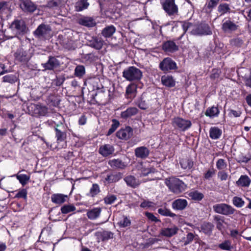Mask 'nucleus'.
Returning a JSON list of instances; mask_svg holds the SVG:
<instances>
[{
	"label": "nucleus",
	"mask_w": 251,
	"mask_h": 251,
	"mask_svg": "<svg viewBox=\"0 0 251 251\" xmlns=\"http://www.w3.org/2000/svg\"><path fill=\"white\" fill-rule=\"evenodd\" d=\"M180 165L183 169L190 170L194 166V162L190 157L183 158L180 160Z\"/></svg>",
	"instance_id": "58836bf2"
},
{
	"label": "nucleus",
	"mask_w": 251,
	"mask_h": 251,
	"mask_svg": "<svg viewBox=\"0 0 251 251\" xmlns=\"http://www.w3.org/2000/svg\"><path fill=\"white\" fill-rule=\"evenodd\" d=\"M34 36L44 40L50 39L51 36V28L49 25L42 23L33 32Z\"/></svg>",
	"instance_id": "0eeeda50"
},
{
	"label": "nucleus",
	"mask_w": 251,
	"mask_h": 251,
	"mask_svg": "<svg viewBox=\"0 0 251 251\" xmlns=\"http://www.w3.org/2000/svg\"><path fill=\"white\" fill-rule=\"evenodd\" d=\"M165 183L171 192L176 195L180 194L187 188L186 184L182 180L176 177L166 178Z\"/></svg>",
	"instance_id": "f257e3e1"
},
{
	"label": "nucleus",
	"mask_w": 251,
	"mask_h": 251,
	"mask_svg": "<svg viewBox=\"0 0 251 251\" xmlns=\"http://www.w3.org/2000/svg\"><path fill=\"white\" fill-rule=\"evenodd\" d=\"M85 73V69L83 66H77L75 70V74L76 76H82Z\"/></svg>",
	"instance_id": "0e129e2a"
},
{
	"label": "nucleus",
	"mask_w": 251,
	"mask_h": 251,
	"mask_svg": "<svg viewBox=\"0 0 251 251\" xmlns=\"http://www.w3.org/2000/svg\"><path fill=\"white\" fill-rule=\"evenodd\" d=\"M243 79L245 86L251 88V69L250 70V72L248 74H246L243 76Z\"/></svg>",
	"instance_id": "338daca9"
},
{
	"label": "nucleus",
	"mask_w": 251,
	"mask_h": 251,
	"mask_svg": "<svg viewBox=\"0 0 251 251\" xmlns=\"http://www.w3.org/2000/svg\"><path fill=\"white\" fill-rule=\"evenodd\" d=\"M112 124L107 133V136H109L112 134L120 126V123L117 120L113 119H112Z\"/></svg>",
	"instance_id": "052dcab7"
},
{
	"label": "nucleus",
	"mask_w": 251,
	"mask_h": 251,
	"mask_svg": "<svg viewBox=\"0 0 251 251\" xmlns=\"http://www.w3.org/2000/svg\"><path fill=\"white\" fill-rule=\"evenodd\" d=\"M122 178V174L119 173H110L106 175L104 178V182L112 183L118 181Z\"/></svg>",
	"instance_id": "a878e982"
},
{
	"label": "nucleus",
	"mask_w": 251,
	"mask_h": 251,
	"mask_svg": "<svg viewBox=\"0 0 251 251\" xmlns=\"http://www.w3.org/2000/svg\"><path fill=\"white\" fill-rule=\"evenodd\" d=\"M47 100L49 104L53 106L56 107L60 103V100L59 97L55 94L50 95Z\"/></svg>",
	"instance_id": "8fccbe9b"
},
{
	"label": "nucleus",
	"mask_w": 251,
	"mask_h": 251,
	"mask_svg": "<svg viewBox=\"0 0 251 251\" xmlns=\"http://www.w3.org/2000/svg\"><path fill=\"white\" fill-rule=\"evenodd\" d=\"M116 31V28L113 25L106 26L102 30L101 34L105 38L110 37Z\"/></svg>",
	"instance_id": "a18cd8bd"
},
{
	"label": "nucleus",
	"mask_w": 251,
	"mask_h": 251,
	"mask_svg": "<svg viewBox=\"0 0 251 251\" xmlns=\"http://www.w3.org/2000/svg\"><path fill=\"white\" fill-rule=\"evenodd\" d=\"M181 27L183 30L182 34L176 40L179 41L180 40L182 37L185 34L188 30L193 26V24L192 23L187 22V21H182L181 22Z\"/></svg>",
	"instance_id": "3c124183"
},
{
	"label": "nucleus",
	"mask_w": 251,
	"mask_h": 251,
	"mask_svg": "<svg viewBox=\"0 0 251 251\" xmlns=\"http://www.w3.org/2000/svg\"><path fill=\"white\" fill-rule=\"evenodd\" d=\"M178 230V228L176 226L171 228H163L160 230V234L165 237H171L177 234Z\"/></svg>",
	"instance_id": "bb28decb"
},
{
	"label": "nucleus",
	"mask_w": 251,
	"mask_h": 251,
	"mask_svg": "<svg viewBox=\"0 0 251 251\" xmlns=\"http://www.w3.org/2000/svg\"><path fill=\"white\" fill-rule=\"evenodd\" d=\"M191 34L195 36H206L212 34L209 25L205 22H201L191 31Z\"/></svg>",
	"instance_id": "9d476101"
},
{
	"label": "nucleus",
	"mask_w": 251,
	"mask_h": 251,
	"mask_svg": "<svg viewBox=\"0 0 251 251\" xmlns=\"http://www.w3.org/2000/svg\"><path fill=\"white\" fill-rule=\"evenodd\" d=\"M123 76L129 81H139L143 77L142 72L135 66H130L123 72Z\"/></svg>",
	"instance_id": "20e7f679"
},
{
	"label": "nucleus",
	"mask_w": 251,
	"mask_h": 251,
	"mask_svg": "<svg viewBox=\"0 0 251 251\" xmlns=\"http://www.w3.org/2000/svg\"><path fill=\"white\" fill-rule=\"evenodd\" d=\"M78 23L82 25L89 27H93L96 25V23L93 18L85 16L78 19Z\"/></svg>",
	"instance_id": "7c9ffc66"
},
{
	"label": "nucleus",
	"mask_w": 251,
	"mask_h": 251,
	"mask_svg": "<svg viewBox=\"0 0 251 251\" xmlns=\"http://www.w3.org/2000/svg\"><path fill=\"white\" fill-rule=\"evenodd\" d=\"M238 25L232 21L230 18L226 20L225 18L222 21V29L225 33H231L235 31L238 28Z\"/></svg>",
	"instance_id": "4468645a"
},
{
	"label": "nucleus",
	"mask_w": 251,
	"mask_h": 251,
	"mask_svg": "<svg viewBox=\"0 0 251 251\" xmlns=\"http://www.w3.org/2000/svg\"><path fill=\"white\" fill-rule=\"evenodd\" d=\"M68 0H49L46 7L50 9H57L65 6Z\"/></svg>",
	"instance_id": "aec40b11"
},
{
	"label": "nucleus",
	"mask_w": 251,
	"mask_h": 251,
	"mask_svg": "<svg viewBox=\"0 0 251 251\" xmlns=\"http://www.w3.org/2000/svg\"><path fill=\"white\" fill-rule=\"evenodd\" d=\"M126 184L132 188H135L140 185V182L135 176H128L124 178Z\"/></svg>",
	"instance_id": "a19ab883"
},
{
	"label": "nucleus",
	"mask_w": 251,
	"mask_h": 251,
	"mask_svg": "<svg viewBox=\"0 0 251 251\" xmlns=\"http://www.w3.org/2000/svg\"><path fill=\"white\" fill-rule=\"evenodd\" d=\"M95 235L98 240L104 241L113 238V233L109 231H98L95 233Z\"/></svg>",
	"instance_id": "2f4dec72"
},
{
	"label": "nucleus",
	"mask_w": 251,
	"mask_h": 251,
	"mask_svg": "<svg viewBox=\"0 0 251 251\" xmlns=\"http://www.w3.org/2000/svg\"><path fill=\"white\" fill-rule=\"evenodd\" d=\"M67 198V195L63 194H53L51 196V200L53 203L60 205L66 201Z\"/></svg>",
	"instance_id": "c756f323"
},
{
	"label": "nucleus",
	"mask_w": 251,
	"mask_h": 251,
	"mask_svg": "<svg viewBox=\"0 0 251 251\" xmlns=\"http://www.w3.org/2000/svg\"><path fill=\"white\" fill-rule=\"evenodd\" d=\"M218 247L220 249L224 251H229L233 249L231 241L228 239L224 240L223 242L219 244Z\"/></svg>",
	"instance_id": "49530a36"
},
{
	"label": "nucleus",
	"mask_w": 251,
	"mask_h": 251,
	"mask_svg": "<svg viewBox=\"0 0 251 251\" xmlns=\"http://www.w3.org/2000/svg\"><path fill=\"white\" fill-rule=\"evenodd\" d=\"M213 220L216 224L217 229L222 231L224 229L223 225L225 222L224 217L219 215H216L213 216Z\"/></svg>",
	"instance_id": "37998d69"
},
{
	"label": "nucleus",
	"mask_w": 251,
	"mask_h": 251,
	"mask_svg": "<svg viewBox=\"0 0 251 251\" xmlns=\"http://www.w3.org/2000/svg\"><path fill=\"white\" fill-rule=\"evenodd\" d=\"M2 80L3 82L13 84L18 80V77L15 75L8 74L3 76Z\"/></svg>",
	"instance_id": "5fc2aeb1"
},
{
	"label": "nucleus",
	"mask_w": 251,
	"mask_h": 251,
	"mask_svg": "<svg viewBox=\"0 0 251 251\" xmlns=\"http://www.w3.org/2000/svg\"><path fill=\"white\" fill-rule=\"evenodd\" d=\"M117 224L121 228H126L130 226L131 220L126 216L122 215L119 217Z\"/></svg>",
	"instance_id": "c9c22d12"
},
{
	"label": "nucleus",
	"mask_w": 251,
	"mask_h": 251,
	"mask_svg": "<svg viewBox=\"0 0 251 251\" xmlns=\"http://www.w3.org/2000/svg\"><path fill=\"white\" fill-rule=\"evenodd\" d=\"M137 85L131 83L126 87L125 97L126 99L132 100L136 96L137 93Z\"/></svg>",
	"instance_id": "f3484780"
},
{
	"label": "nucleus",
	"mask_w": 251,
	"mask_h": 251,
	"mask_svg": "<svg viewBox=\"0 0 251 251\" xmlns=\"http://www.w3.org/2000/svg\"><path fill=\"white\" fill-rule=\"evenodd\" d=\"M115 151V149L112 145L104 144L100 147L99 152L103 157H107L112 155Z\"/></svg>",
	"instance_id": "6ab92c4d"
},
{
	"label": "nucleus",
	"mask_w": 251,
	"mask_h": 251,
	"mask_svg": "<svg viewBox=\"0 0 251 251\" xmlns=\"http://www.w3.org/2000/svg\"><path fill=\"white\" fill-rule=\"evenodd\" d=\"M159 69L164 73L167 74L177 69L176 62L171 58H164L159 64Z\"/></svg>",
	"instance_id": "1a4fd4ad"
},
{
	"label": "nucleus",
	"mask_w": 251,
	"mask_h": 251,
	"mask_svg": "<svg viewBox=\"0 0 251 251\" xmlns=\"http://www.w3.org/2000/svg\"><path fill=\"white\" fill-rule=\"evenodd\" d=\"M155 169L153 167L151 168H142L141 169V173L140 175L141 176H146L149 174L154 173Z\"/></svg>",
	"instance_id": "69168bd1"
},
{
	"label": "nucleus",
	"mask_w": 251,
	"mask_h": 251,
	"mask_svg": "<svg viewBox=\"0 0 251 251\" xmlns=\"http://www.w3.org/2000/svg\"><path fill=\"white\" fill-rule=\"evenodd\" d=\"M139 110L135 107H129L126 110L121 113V117L125 120L136 115L138 113Z\"/></svg>",
	"instance_id": "5701e85b"
},
{
	"label": "nucleus",
	"mask_w": 251,
	"mask_h": 251,
	"mask_svg": "<svg viewBox=\"0 0 251 251\" xmlns=\"http://www.w3.org/2000/svg\"><path fill=\"white\" fill-rule=\"evenodd\" d=\"M219 114L220 110L218 106L215 105L208 107L205 112V116L211 118L218 117Z\"/></svg>",
	"instance_id": "f704fd0d"
},
{
	"label": "nucleus",
	"mask_w": 251,
	"mask_h": 251,
	"mask_svg": "<svg viewBox=\"0 0 251 251\" xmlns=\"http://www.w3.org/2000/svg\"><path fill=\"white\" fill-rule=\"evenodd\" d=\"M102 209L101 207H94L87 210L86 216L91 220H95L98 219L101 214Z\"/></svg>",
	"instance_id": "412c9836"
},
{
	"label": "nucleus",
	"mask_w": 251,
	"mask_h": 251,
	"mask_svg": "<svg viewBox=\"0 0 251 251\" xmlns=\"http://www.w3.org/2000/svg\"><path fill=\"white\" fill-rule=\"evenodd\" d=\"M222 134V130L217 126H212L209 129V137L213 140L219 139Z\"/></svg>",
	"instance_id": "e433bc0d"
},
{
	"label": "nucleus",
	"mask_w": 251,
	"mask_h": 251,
	"mask_svg": "<svg viewBox=\"0 0 251 251\" xmlns=\"http://www.w3.org/2000/svg\"><path fill=\"white\" fill-rule=\"evenodd\" d=\"M218 11L220 14V16H222L227 13H230L231 12V9L228 3H223L219 5Z\"/></svg>",
	"instance_id": "de8ad7c7"
},
{
	"label": "nucleus",
	"mask_w": 251,
	"mask_h": 251,
	"mask_svg": "<svg viewBox=\"0 0 251 251\" xmlns=\"http://www.w3.org/2000/svg\"><path fill=\"white\" fill-rule=\"evenodd\" d=\"M160 4L167 15L174 16L178 15V7L175 0H160Z\"/></svg>",
	"instance_id": "423d86ee"
},
{
	"label": "nucleus",
	"mask_w": 251,
	"mask_h": 251,
	"mask_svg": "<svg viewBox=\"0 0 251 251\" xmlns=\"http://www.w3.org/2000/svg\"><path fill=\"white\" fill-rule=\"evenodd\" d=\"M9 28L16 36L24 35L27 29L25 22L23 19H15Z\"/></svg>",
	"instance_id": "6e6552de"
},
{
	"label": "nucleus",
	"mask_w": 251,
	"mask_h": 251,
	"mask_svg": "<svg viewBox=\"0 0 251 251\" xmlns=\"http://www.w3.org/2000/svg\"><path fill=\"white\" fill-rule=\"evenodd\" d=\"M76 210V207L73 204H65L61 208V211L63 214H66Z\"/></svg>",
	"instance_id": "6e6d98bb"
},
{
	"label": "nucleus",
	"mask_w": 251,
	"mask_h": 251,
	"mask_svg": "<svg viewBox=\"0 0 251 251\" xmlns=\"http://www.w3.org/2000/svg\"><path fill=\"white\" fill-rule=\"evenodd\" d=\"M171 124L175 130L180 132H185L188 130L192 125L190 120L179 116L174 117L172 119Z\"/></svg>",
	"instance_id": "39448f33"
},
{
	"label": "nucleus",
	"mask_w": 251,
	"mask_h": 251,
	"mask_svg": "<svg viewBox=\"0 0 251 251\" xmlns=\"http://www.w3.org/2000/svg\"><path fill=\"white\" fill-rule=\"evenodd\" d=\"M161 84L167 88H171L175 87L176 82L175 78L170 75H165L161 77Z\"/></svg>",
	"instance_id": "a211bd4d"
},
{
	"label": "nucleus",
	"mask_w": 251,
	"mask_h": 251,
	"mask_svg": "<svg viewBox=\"0 0 251 251\" xmlns=\"http://www.w3.org/2000/svg\"><path fill=\"white\" fill-rule=\"evenodd\" d=\"M36 9L37 5L30 0H26L23 3V9L25 12L33 13Z\"/></svg>",
	"instance_id": "72a5a7b5"
},
{
	"label": "nucleus",
	"mask_w": 251,
	"mask_h": 251,
	"mask_svg": "<svg viewBox=\"0 0 251 251\" xmlns=\"http://www.w3.org/2000/svg\"><path fill=\"white\" fill-rule=\"evenodd\" d=\"M100 192V186L97 183L92 184L89 193L87 196L94 198L96 197Z\"/></svg>",
	"instance_id": "603ef678"
},
{
	"label": "nucleus",
	"mask_w": 251,
	"mask_h": 251,
	"mask_svg": "<svg viewBox=\"0 0 251 251\" xmlns=\"http://www.w3.org/2000/svg\"><path fill=\"white\" fill-rule=\"evenodd\" d=\"M108 165L113 168L124 169L127 164L120 159H113L109 160L108 162Z\"/></svg>",
	"instance_id": "cd10ccee"
},
{
	"label": "nucleus",
	"mask_w": 251,
	"mask_h": 251,
	"mask_svg": "<svg viewBox=\"0 0 251 251\" xmlns=\"http://www.w3.org/2000/svg\"><path fill=\"white\" fill-rule=\"evenodd\" d=\"M17 179L19 181L20 183L24 186L27 184L30 179V176L25 174H20L16 176Z\"/></svg>",
	"instance_id": "bf43d9fd"
},
{
	"label": "nucleus",
	"mask_w": 251,
	"mask_h": 251,
	"mask_svg": "<svg viewBox=\"0 0 251 251\" xmlns=\"http://www.w3.org/2000/svg\"><path fill=\"white\" fill-rule=\"evenodd\" d=\"M214 225L209 222H204L201 225L200 227V232H202L207 235H211L212 233V231L214 229Z\"/></svg>",
	"instance_id": "393cba45"
},
{
	"label": "nucleus",
	"mask_w": 251,
	"mask_h": 251,
	"mask_svg": "<svg viewBox=\"0 0 251 251\" xmlns=\"http://www.w3.org/2000/svg\"><path fill=\"white\" fill-rule=\"evenodd\" d=\"M55 125L54 130L58 147L59 148H66L67 146V130L62 125L60 126L56 124Z\"/></svg>",
	"instance_id": "7ed1b4c3"
},
{
	"label": "nucleus",
	"mask_w": 251,
	"mask_h": 251,
	"mask_svg": "<svg viewBox=\"0 0 251 251\" xmlns=\"http://www.w3.org/2000/svg\"><path fill=\"white\" fill-rule=\"evenodd\" d=\"M230 45L234 48H241L244 44V41L239 37L234 38L229 41Z\"/></svg>",
	"instance_id": "864d4df0"
},
{
	"label": "nucleus",
	"mask_w": 251,
	"mask_h": 251,
	"mask_svg": "<svg viewBox=\"0 0 251 251\" xmlns=\"http://www.w3.org/2000/svg\"><path fill=\"white\" fill-rule=\"evenodd\" d=\"M13 57L15 64L25 65L31 58L32 54L29 50L20 48L14 52Z\"/></svg>",
	"instance_id": "f03ea898"
},
{
	"label": "nucleus",
	"mask_w": 251,
	"mask_h": 251,
	"mask_svg": "<svg viewBox=\"0 0 251 251\" xmlns=\"http://www.w3.org/2000/svg\"><path fill=\"white\" fill-rule=\"evenodd\" d=\"M150 153V150L145 146L138 147L135 149V155L137 158L145 159Z\"/></svg>",
	"instance_id": "4be33fe9"
},
{
	"label": "nucleus",
	"mask_w": 251,
	"mask_h": 251,
	"mask_svg": "<svg viewBox=\"0 0 251 251\" xmlns=\"http://www.w3.org/2000/svg\"><path fill=\"white\" fill-rule=\"evenodd\" d=\"M42 66L45 70L53 71L60 66V61L56 57L53 56H49L48 61L42 64Z\"/></svg>",
	"instance_id": "ddd939ff"
},
{
	"label": "nucleus",
	"mask_w": 251,
	"mask_h": 251,
	"mask_svg": "<svg viewBox=\"0 0 251 251\" xmlns=\"http://www.w3.org/2000/svg\"><path fill=\"white\" fill-rule=\"evenodd\" d=\"M17 192V193L14 196V198L17 199H23L25 202L27 201V191L26 189L22 188L20 189L19 191H11V193H15Z\"/></svg>",
	"instance_id": "09e8293b"
},
{
	"label": "nucleus",
	"mask_w": 251,
	"mask_h": 251,
	"mask_svg": "<svg viewBox=\"0 0 251 251\" xmlns=\"http://www.w3.org/2000/svg\"><path fill=\"white\" fill-rule=\"evenodd\" d=\"M220 0H207L203 7V10L206 13H210L218 5Z\"/></svg>",
	"instance_id": "473e14b6"
},
{
	"label": "nucleus",
	"mask_w": 251,
	"mask_h": 251,
	"mask_svg": "<svg viewBox=\"0 0 251 251\" xmlns=\"http://www.w3.org/2000/svg\"><path fill=\"white\" fill-rule=\"evenodd\" d=\"M161 49L164 52L169 55L179 50V46L174 40H169L162 42Z\"/></svg>",
	"instance_id": "f8f14e48"
},
{
	"label": "nucleus",
	"mask_w": 251,
	"mask_h": 251,
	"mask_svg": "<svg viewBox=\"0 0 251 251\" xmlns=\"http://www.w3.org/2000/svg\"><path fill=\"white\" fill-rule=\"evenodd\" d=\"M213 209L215 213L225 216L232 215L235 211V209L232 206L225 203L214 204Z\"/></svg>",
	"instance_id": "9b49d317"
},
{
	"label": "nucleus",
	"mask_w": 251,
	"mask_h": 251,
	"mask_svg": "<svg viewBox=\"0 0 251 251\" xmlns=\"http://www.w3.org/2000/svg\"><path fill=\"white\" fill-rule=\"evenodd\" d=\"M103 42V40L101 38L96 37L90 42L89 46L92 48L99 50L102 48Z\"/></svg>",
	"instance_id": "c03bdc74"
},
{
	"label": "nucleus",
	"mask_w": 251,
	"mask_h": 251,
	"mask_svg": "<svg viewBox=\"0 0 251 251\" xmlns=\"http://www.w3.org/2000/svg\"><path fill=\"white\" fill-rule=\"evenodd\" d=\"M232 203L234 206L240 208L244 206L245 201L241 198L235 196L233 198Z\"/></svg>",
	"instance_id": "e2e57ef3"
},
{
	"label": "nucleus",
	"mask_w": 251,
	"mask_h": 251,
	"mask_svg": "<svg viewBox=\"0 0 251 251\" xmlns=\"http://www.w3.org/2000/svg\"><path fill=\"white\" fill-rule=\"evenodd\" d=\"M157 211L159 214L164 216H169L173 218L176 216V214L172 212L170 209L166 208H159Z\"/></svg>",
	"instance_id": "4d7b16f0"
},
{
	"label": "nucleus",
	"mask_w": 251,
	"mask_h": 251,
	"mask_svg": "<svg viewBox=\"0 0 251 251\" xmlns=\"http://www.w3.org/2000/svg\"><path fill=\"white\" fill-rule=\"evenodd\" d=\"M216 170L213 168L208 169L204 174L203 176L205 179L209 180L216 174Z\"/></svg>",
	"instance_id": "774afa93"
},
{
	"label": "nucleus",
	"mask_w": 251,
	"mask_h": 251,
	"mask_svg": "<svg viewBox=\"0 0 251 251\" xmlns=\"http://www.w3.org/2000/svg\"><path fill=\"white\" fill-rule=\"evenodd\" d=\"M88 0H78L75 3V8L77 12H80L87 9L90 5Z\"/></svg>",
	"instance_id": "4c0bfd02"
},
{
	"label": "nucleus",
	"mask_w": 251,
	"mask_h": 251,
	"mask_svg": "<svg viewBox=\"0 0 251 251\" xmlns=\"http://www.w3.org/2000/svg\"><path fill=\"white\" fill-rule=\"evenodd\" d=\"M31 108L33 115L37 117L45 116L48 112V108L41 104H33Z\"/></svg>",
	"instance_id": "2eb2a0df"
},
{
	"label": "nucleus",
	"mask_w": 251,
	"mask_h": 251,
	"mask_svg": "<svg viewBox=\"0 0 251 251\" xmlns=\"http://www.w3.org/2000/svg\"><path fill=\"white\" fill-rule=\"evenodd\" d=\"M187 194L191 200L196 201H201L204 197L203 193L195 189L191 190L188 192Z\"/></svg>",
	"instance_id": "c85d7f7f"
},
{
	"label": "nucleus",
	"mask_w": 251,
	"mask_h": 251,
	"mask_svg": "<svg viewBox=\"0 0 251 251\" xmlns=\"http://www.w3.org/2000/svg\"><path fill=\"white\" fill-rule=\"evenodd\" d=\"M133 129L129 126H126L116 132V136L122 140H127L133 135Z\"/></svg>",
	"instance_id": "dca6fc26"
},
{
	"label": "nucleus",
	"mask_w": 251,
	"mask_h": 251,
	"mask_svg": "<svg viewBox=\"0 0 251 251\" xmlns=\"http://www.w3.org/2000/svg\"><path fill=\"white\" fill-rule=\"evenodd\" d=\"M117 200V197L115 195L108 194L104 199L105 204H112Z\"/></svg>",
	"instance_id": "680f3d73"
},
{
	"label": "nucleus",
	"mask_w": 251,
	"mask_h": 251,
	"mask_svg": "<svg viewBox=\"0 0 251 251\" xmlns=\"http://www.w3.org/2000/svg\"><path fill=\"white\" fill-rule=\"evenodd\" d=\"M195 236H198V235H195L192 232L188 233V234L186 235V237L183 238L184 246H187L191 244L193 241L195 239Z\"/></svg>",
	"instance_id": "13d9d810"
},
{
	"label": "nucleus",
	"mask_w": 251,
	"mask_h": 251,
	"mask_svg": "<svg viewBox=\"0 0 251 251\" xmlns=\"http://www.w3.org/2000/svg\"><path fill=\"white\" fill-rule=\"evenodd\" d=\"M188 205V202L185 199H178L175 200L172 204V208L175 210H182Z\"/></svg>",
	"instance_id": "b1692460"
},
{
	"label": "nucleus",
	"mask_w": 251,
	"mask_h": 251,
	"mask_svg": "<svg viewBox=\"0 0 251 251\" xmlns=\"http://www.w3.org/2000/svg\"><path fill=\"white\" fill-rule=\"evenodd\" d=\"M251 180L247 175H241L236 181V185L241 187H248L250 185Z\"/></svg>",
	"instance_id": "ea45409f"
},
{
	"label": "nucleus",
	"mask_w": 251,
	"mask_h": 251,
	"mask_svg": "<svg viewBox=\"0 0 251 251\" xmlns=\"http://www.w3.org/2000/svg\"><path fill=\"white\" fill-rule=\"evenodd\" d=\"M135 104L142 110H146L149 107L148 102L145 99L143 95L135 101Z\"/></svg>",
	"instance_id": "79ce46f5"
}]
</instances>
